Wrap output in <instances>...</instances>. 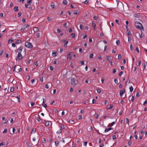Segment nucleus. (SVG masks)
Wrapping results in <instances>:
<instances>
[{"label": "nucleus", "instance_id": "3c124183", "mask_svg": "<svg viewBox=\"0 0 147 147\" xmlns=\"http://www.w3.org/2000/svg\"><path fill=\"white\" fill-rule=\"evenodd\" d=\"M30 103L31 104L32 107L33 106H34L35 104L34 103L32 102H30Z\"/></svg>", "mask_w": 147, "mask_h": 147}, {"label": "nucleus", "instance_id": "f704fd0d", "mask_svg": "<svg viewBox=\"0 0 147 147\" xmlns=\"http://www.w3.org/2000/svg\"><path fill=\"white\" fill-rule=\"evenodd\" d=\"M97 92L98 93L100 94L101 93V91L100 89H98L97 90Z\"/></svg>", "mask_w": 147, "mask_h": 147}, {"label": "nucleus", "instance_id": "c85d7f7f", "mask_svg": "<svg viewBox=\"0 0 147 147\" xmlns=\"http://www.w3.org/2000/svg\"><path fill=\"white\" fill-rule=\"evenodd\" d=\"M122 55L120 54H119L118 55V59H120L121 58Z\"/></svg>", "mask_w": 147, "mask_h": 147}, {"label": "nucleus", "instance_id": "1a4fd4ad", "mask_svg": "<svg viewBox=\"0 0 147 147\" xmlns=\"http://www.w3.org/2000/svg\"><path fill=\"white\" fill-rule=\"evenodd\" d=\"M14 41V39L12 38H10L8 40V44H9L10 43H11Z\"/></svg>", "mask_w": 147, "mask_h": 147}, {"label": "nucleus", "instance_id": "09e8293b", "mask_svg": "<svg viewBox=\"0 0 147 147\" xmlns=\"http://www.w3.org/2000/svg\"><path fill=\"white\" fill-rule=\"evenodd\" d=\"M116 43L117 45H118L120 43V41L119 40H117L116 41Z\"/></svg>", "mask_w": 147, "mask_h": 147}, {"label": "nucleus", "instance_id": "c03bdc74", "mask_svg": "<svg viewBox=\"0 0 147 147\" xmlns=\"http://www.w3.org/2000/svg\"><path fill=\"white\" fill-rule=\"evenodd\" d=\"M70 124H74L75 123L74 121V120H70Z\"/></svg>", "mask_w": 147, "mask_h": 147}, {"label": "nucleus", "instance_id": "7c9ffc66", "mask_svg": "<svg viewBox=\"0 0 147 147\" xmlns=\"http://www.w3.org/2000/svg\"><path fill=\"white\" fill-rule=\"evenodd\" d=\"M126 123L128 124V125H129V120L127 118L126 119Z\"/></svg>", "mask_w": 147, "mask_h": 147}, {"label": "nucleus", "instance_id": "412c9836", "mask_svg": "<svg viewBox=\"0 0 147 147\" xmlns=\"http://www.w3.org/2000/svg\"><path fill=\"white\" fill-rule=\"evenodd\" d=\"M98 17L97 16H94L93 17V19L94 20H98Z\"/></svg>", "mask_w": 147, "mask_h": 147}, {"label": "nucleus", "instance_id": "a19ab883", "mask_svg": "<svg viewBox=\"0 0 147 147\" xmlns=\"http://www.w3.org/2000/svg\"><path fill=\"white\" fill-rule=\"evenodd\" d=\"M136 51L138 52V53H139V49H138V47H137L136 48Z\"/></svg>", "mask_w": 147, "mask_h": 147}, {"label": "nucleus", "instance_id": "4468645a", "mask_svg": "<svg viewBox=\"0 0 147 147\" xmlns=\"http://www.w3.org/2000/svg\"><path fill=\"white\" fill-rule=\"evenodd\" d=\"M112 128H111V127H110V128H106L105 129V132H108V131H109L110 130H111L112 129Z\"/></svg>", "mask_w": 147, "mask_h": 147}, {"label": "nucleus", "instance_id": "338daca9", "mask_svg": "<svg viewBox=\"0 0 147 147\" xmlns=\"http://www.w3.org/2000/svg\"><path fill=\"white\" fill-rule=\"evenodd\" d=\"M112 138L113 140H115L116 138V136L115 135H114L112 136Z\"/></svg>", "mask_w": 147, "mask_h": 147}, {"label": "nucleus", "instance_id": "aec40b11", "mask_svg": "<svg viewBox=\"0 0 147 147\" xmlns=\"http://www.w3.org/2000/svg\"><path fill=\"white\" fill-rule=\"evenodd\" d=\"M116 22L118 24H120L121 23V22L117 19H116L115 20Z\"/></svg>", "mask_w": 147, "mask_h": 147}, {"label": "nucleus", "instance_id": "9b49d317", "mask_svg": "<svg viewBox=\"0 0 147 147\" xmlns=\"http://www.w3.org/2000/svg\"><path fill=\"white\" fill-rule=\"evenodd\" d=\"M58 53L57 52H53L52 55L53 57H56Z\"/></svg>", "mask_w": 147, "mask_h": 147}, {"label": "nucleus", "instance_id": "ea45409f", "mask_svg": "<svg viewBox=\"0 0 147 147\" xmlns=\"http://www.w3.org/2000/svg\"><path fill=\"white\" fill-rule=\"evenodd\" d=\"M123 71L120 72L119 74V76H121V75L123 74Z\"/></svg>", "mask_w": 147, "mask_h": 147}, {"label": "nucleus", "instance_id": "7ed1b4c3", "mask_svg": "<svg viewBox=\"0 0 147 147\" xmlns=\"http://www.w3.org/2000/svg\"><path fill=\"white\" fill-rule=\"evenodd\" d=\"M22 58V56L20 53H18L17 56L16 57V61H19Z\"/></svg>", "mask_w": 147, "mask_h": 147}, {"label": "nucleus", "instance_id": "20e7f679", "mask_svg": "<svg viewBox=\"0 0 147 147\" xmlns=\"http://www.w3.org/2000/svg\"><path fill=\"white\" fill-rule=\"evenodd\" d=\"M25 46L28 48H32V44L29 42H26L25 44Z\"/></svg>", "mask_w": 147, "mask_h": 147}, {"label": "nucleus", "instance_id": "6e6552de", "mask_svg": "<svg viewBox=\"0 0 147 147\" xmlns=\"http://www.w3.org/2000/svg\"><path fill=\"white\" fill-rule=\"evenodd\" d=\"M127 33L128 37H130V36L131 35V34L130 31L127 30Z\"/></svg>", "mask_w": 147, "mask_h": 147}, {"label": "nucleus", "instance_id": "69168bd1", "mask_svg": "<svg viewBox=\"0 0 147 147\" xmlns=\"http://www.w3.org/2000/svg\"><path fill=\"white\" fill-rule=\"evenodd\" d=\"M147 103V100H146L144 102L143 105H145Z\"/></svg>", "mask_w": 147, "mask_h": 147}, {"label": "nucleus", "instance_id": "0e129e2a", "mask_svg": "<svg viewBox=\"0 0 147 147\" xmlns=\"http://www.w3.org/2000/svg\"><path fill=\"white\" fill-rule=\"evenodd\" d=\"M22 14L21 12H19L18 14V17H20Z\"/></svg>", "mask_w": 147, "mask_h": 147}, {"label": "nucleus", "instance_id": "dca6fc26", "mask_svg": "<svg viewBox=\"0 0 147 147\" xmlns=\"http://www.w3.org/2000/svg\"><path fill=\"white\" fill-rule=\"evenodd\" d=\"M51 7L52 8H54L55 6V5L54 3L53 2H52L51 3Z\"/></svg>", "mask_w": 147, "mask_h": 147}, {"label": "nucleus", "instance_id": "a878e982", "mask_svg": "<svg viewBox=\"0 0 147 147\" xmlns=\"http://www.w3.org/2000/svg\"><path fill=\"white\" fill-rule=\"evenodd\" d=\"M115 122H112L111 123L109 124V126L111 127H112L115 124Z\"/></svg>", "mask_w": 147, "mask_h": 147}, {"label": "nucleus", "instance_id": "79ce46f5", "mask_svg": "<svg viewBox=\"0 0 147 147\" xmlns=\"http://www.w3.org/2000/svg\"><path fill=\"white\" fill-rule=\"evenodd\" d=\"M99 114H98V113H96V115L95 116V117L96 118H98V117H99Z\"/></svg>", "mask_w": 147, "mask_h": 147}, {"label": "nucleus", "instance_id": "393cba45", "mask_svg": "<svg viewBox=\"0 0 147 147\" xmlns=\"http://www.w3.org/2000/svg\"><path fill=\"white\" fill-rule=\"evenodd\" d=\"M63 3L64 4L67 5V2L66 0H64L63 2Z\"/></svg>", "mask_w": 147, "mask_h": 147}, {"label": "nucleus", "instance_id": "473e14b6", "mask_svg": "<svg viewBox=\"0 0 147 147\" xmlns=\"http://www.w3.org/2000/svg\"><path fill=\"white\" fill-rule=\"evenodd\" d=\"M89 0H86L84 2V3L85 4H87L88 3Z\"/></svg>", "mask_w": 147, "mask_h": 147}, {"label": "nucleus", "instance_id": "4d7b16f0", "mask_svg": "<svg viewBox=\"0 0 147 147\" xmlns=\"http://www.w3.org/2000/svg\"><path fill=\"white\" fill-rule=\"evenodd\" d=\"M83 143H84V146H86L87 144V142H84Z\"/></svg>", "mask_w": 147, "mask_h": 147}, {"label": "nucleus", "instance_id": "774afa93", "mask_svg": "<svg viewBox=\"0 0 147 147\" xmlns=\"http://www.w3.org/2000/svg\"><path fill=\"white\" fill-rule=\"evenodd\" d=\"M131 141H129L128 142V144L129 146H130L131 145Z\"/></svg>", "mask_w": 147, "mask_h": 147}, {"label": "nucleus", "instance_id": "0eeeda50", "mask_svg": "<svg viewBox=\"0 0 147 147\" xmlns=\"http://www.w3.org/2000/svg\"><path fill=\"white\" fill-rule=\"evenodd\" d=\"M125 92V89H123V90H120V96L122 97L123 93Z\"/></svg>", "mask_w": 147, "mask_h": 147}, {"label": "nucleus", "instance_id": "864d4df0", "mask_svg": "<svg viewBox=\"0 0 147 147\" xmlns=\"http://www.w3.org/2000/svg\"><path fill=\"white\" fill-rule=\"evenodd\" d=\"M50 69L51 71H52L54 69V67L52 66H50Z\"/></svg>", "mask_w": 147, "mask_h": 147}, {"label": "nucleus", "instance_id": "603ef678", "mask_svg": "<svg viewBox=\"0 0 147 147\" xmlns=\"http://www.w3.org/2000/svg\"><path fill=\"white\" fill-rule=\"evenodd\" d=\"M61 128L62 129H65V127L64 125H61L60 126Z\"/></svg>", "mask_w": 147, "mask_h": 147}, {"label": "nucleus", "instance_id": "b1692460", "mask_svg": "<svg viewBox=\"0 0 147 147\" xmlns=\"http://www.w3.org/2000/svg\"><path fill=\"white\" fill-rule=\"evenodd\" d=\"M14 88L13 87H11L10 88V92H12L14 91Z\"/></svg>", "mask_w": 147, "mask_h": 147}, {"label": "nucleus", "instance_id": "680f3d73", "mask_svg": "<svg viewBox=\"0 0 147 147\" xmlns=\"http://www.w3.org/2000/svg\"><path fill=\"white\" fill-rule=\"evenodd\" d=\"M116 69H115L113 70L112 72L113 73H115L116 72Z\"/></svg>", "mask_w": 147, "mask_h": 147}, {"label": "nucleus", "instance_id": "6ab92c4d", "mask_svg": "<svg viewBox=\"0 0 147 147\" xmlns=\"http://www.w3.org/2000/svg\"><path fill=\"white\" fill-rule=\"evenodd\" d=\"M21 42V41L20 40V39H18V40H17L15 42L16 43V44H19V43H20Z\"/></svg>", "mask_w": 147, "mask_h": 147}, {"label": "nucleus", "instance_id": "f3484780", "mask_svg": "<svg viewBox=\"0 0 147 147\" xmlns=\"http://www.w3.org/2000/svg\"><path fill=\"white\" fill-rule=\"evenodd\" d=\"M84 104H86V105H88L89 104V101H88V100L85 101L84 102Z\"/></svg>", "mask_w": 147, "mask_h": 147}, {"label": "nucleus", "instance_id": "bb28decb", "mask_svg": "<svg viewBox=\"0 0 147 147\" xmlns=\"http://www.w3.org/2000/svg\"><path fill=\"white\" fill-rule=\"evenodd\" d=\"M59 144V142L58 141H56L55 142V144L56 146L58 145Z\"/></svg>", "mask_w": 147, "mask_h": 147}, {"label": "nucleus", "instance_id": "a211bd4d", "mask_svg": "<svg viewBox=\"0 0 147 147\" xmlns=\"http://www.w3.org/2000/svg\"><path fill=\"white\" fill-rule=\"evenodd\" d=\"M36 131V129L35 128H34L32 129L31 132V134H32L33 133H34Z\"/></svg>", "mask_w": 147, "mask_h": 147}, {"label": "nucleus", "instance_id": "f03ea898", "mask_svg": "<svg viewBox=\"0 0 147 147\" xmlns=\"http://www.w3.org/2000/svg\"><path fill=\"white\" fill-rule=\"evenodd\" d=\"M135 26L136 28L140 30L143 29V27L142 24L138 22H135Z\"/></svg>", "mask_w": 147, "mask_h": 147}, {"label": "nucleus", "instance_id": "e433bc0d", "mask_svg": "<svg viewBox=\"0 0 147 147\" xmlns=\"http://www.w3.org/2000/svg\"><path fill=\"white\" fill-rule=\"evenodd\" d=\"M78 10H75L74 12V14L75 15H77L78 13Z\"/></svg>", "mask_w": 147, "mask_h": 147}, {"label": "nucleus", "instance_id": "72a5a7b5", "mask_svg": "<svg viewBox=\"0 0 147 147\" xmlns=\"http://www.w3.org/2000/svg\"><path fill=\"white\" fill-rule=\"evenodd\" d=\"M5 144V142H2L1 143H0V147L3 146Z\"/></svg>", "mask_w": 147, "mask_h": 147}, {"label": "nucleus", "instance_id": "5fc2aeb1", "mask_svg": "<svg viewBox=\"0 0 147 147\" xmlns=\"http://www.w3.org/2000/svg\"><path fill=\"white\" fill-rule=\"evenodd\" d=\"M22 21L23 23H24L26 22V19L24 18H23L22 19Z\"/></svg>", "mask_w": 147, "mask_h": 147}, {"label": "nucleus", "instance_id": "6e6d98bb", "mask_svg": "<svg viewBox=\"0 0 147 147\" xmlns=\"http://www.w3.org/2000/svg\"><path fill=\"white\" fill-rule=\"evenodd\" d=\"M107 60H109V61L111 59V57H110V56H108L107 57Z\"/></svg>", "mask_w": 147, "mask_h": 147}, {"label": "nucleus", "instance_id": "a18cd8bd", "mask_svg": "<svg viewBox=\"0 0 147 147\" xmlns=\"http://www.w3.org/2000/svg\"><path fill=\"white\" fill-rule=\"evenodd\" d=\"M47 19L48 21H49L51 20L52 19L51 17H48L47 18Z\"/></svg>", "mask_w": 147, "mask_h": 147}, {"label": "nucleus", "instance_id": "f257e3e1", "mask_svg": "<svg viewBox=\"0 0 147 147\" xmlns=\"http://www.w3.org/2000/svg\"><path fill=\"white\" fill-rule=\"evenodd\" d=\"M71 82L73 86L74 87L78 84V81L75 78L71 77Z\"/></svg>", "mask_w": 147, "mask_h": 147}, {"label": "nucleus", "instance_id": "8fccbe9b", "mask_svg": "<svg viewBox=\"0 0 147 147\" xmlns=\"http://www.w3.org/2000/svg\"><path fill=\"white\" fill-rule=\"evenodd\" d=\"M113 107V105H110L109 107H108L107 108V109H110L112 108Z\"/></svg>", "mask_w": 147, "mask_h": 147}, {"label": "nucleus", "instance_id": "49530a36", "mask_svg": "<svg viewBox=\"0 0 147 147\" xmlns=\"http://www.w3.org/2000/svg\"><path fill=\"white\" fill-rule=\"evenodd\" d=\"M37 120L38 121H40L41 120L40 117L39 116L36 118Z\"/></svg>", "mask_w": 147, "mask_h": 147}, {"label": "nucleus", "instance_id": "bf43d9fd", "mask_svg": "<svg viewBox=\"0 0 147 147\" xmlns=\"http://www.w3.org/2000/svg\"><path fill=\"white\" fill-rule=\"evenodd\" d=\"M114 82H115L117 83H117H118V80L116 79H114Z\"/></svg>", "mask_w": 147, "mask_h": 147}, {"label": "nucleus", "instance_id": "4be33fe9", "mask_svg": "<svg viewBox=\"0 0 147 147\" xmlns=\"http://www.w3.org/2000/svg\"><path fill=\"white\" fill-rule=\"evenodd\" d=\"M71 36L72 38H74L75 37V34L74 33H72L71 34Z\"/></svg>", "mask_w": 147, "mask_h": 147}, {"label": "nucleus", "instance_id": "de8ad7c7", "mask_svg": "<svg viewBox=\"0 0 147 147\" xmlns=\"http://www.w3.org/2000/svg\"><path fill=\"white\" fill-rule=\"evenodd\" d=\"M93 54L92 53L90 55V58H92L93 57Z\"/></svg>", "mask_w": 147, "mask_h": 147}, {"label": "nucleus", "instance_id": "cd10ccee", "mask_svg": "<svg viewBox=\"0 0 147 147\" xmlns=\"http://www.w3.org/2000/svg\"><path fill=\"white\" fill-rule=\"evenodd\" d=\"M130 91L131 92L133 91V88L132 86H131L129 88Z\"/></svg>", "mask_w": 147, "mask_h": 147}, {"label": "nucleus", "instance_id": "4c0bfd02", "mask_svg": "<svg viewBox=\"0 0 147 147\" xmlns=\"http://www.w3.org/2000/svg\"><path fill=\"white\" fill-rule=\"evenodd\" d=\"M68 32L69 33L71 32H72V29L71 28H69L68 29Z\"/></svg>", "mask_w": 147, "mask_h": 147}, {"label": "nucleus", "instance_id": "39448f33", "mask_svg": "<svg viewBox=\"0 0 147 147\" xmlns=\"http://www.w3.org/2000/svg\"><path fill=\"white\" fill-rule=\"evenodd\" d=\"M29 26V25L28 24H24V25L22 27L21 29H20V30H23V31H24L25 29L27 28Z\"/></svg>", "mask_w": 147, "mask_h": 147}, {"label": "nucleus", "instance_id": "5701e85b", "mask_svg": "<svg viewBox=\"0 0 147 147\" xmlns=\"http://www.w3.org/2000/svg\"><path fill=\"white\" fill-rule=\"evenodd\" d=\"M49 121H47L45 123V125L46 126H48L49 125Z\"/></svg>", "mask_w": 147, "mask_h": 147}, {"label": "nucleus", "instance_id": "e2e57ef3", "mask_svg": "<svg viewBox=\"0 0 147 147\" xmlns=\"http://www.w3.org/2000/svg\"><path fill=\"white\" fill-rule=\"evenodd\" d=\"M82 118V116L81 115H80L78 117V119H80Z\"/></svg>", "mask_w": 147, "mask_h": 147}, {"label": "nucleus", "instance_id": "f8f14e48", "mask_svg": "<svg viewBox=\"0 0 147 147\" xmlns=\"http://www.w3.org/2000/svg\"><path fill=\"white\" fill-rule=\"evenodd\" d=\"M92 26H93V27L94 28V30H95V27L96 26V25L95 23L93 21H92Z\"/></svg>", "mask_w": 147, "mask_h": 147}, {"label": "nucleus", "instance_id": "9d476101", "mask_svg": "<svg viewBox=\"0 0 147 147\" xmlns=\"http://www.w3.org/2000/svg\"><path fill=\"white\" fill-rule=\"evenodd\" d=\"M23 48L22 47H20L19 49L17 50V52L18 53H21L22 52Z\"/></svg>", "mask_w": 147, "mask_h": 147}, {"label": "nucleus", "instance_id": "c756f323", "mask_svg": "<svg viewBox=\"0 0 147 147\" xmlns=\"http://www.w3.org/2000/svg\"><path fill=\"white\" fill-rule=\"evenodd\" d=\"M62 132L61 129H60L59 131H57L56 133L57 134H59V133H61Z\"/></svg>", "mask_w": 147, "mask_h": 147}, {"label": "nucleus", "instance_id": "423d86ee", "mask_svg": "<svg viewBox=\"0 0 147 147\" xmlns=\"http://www.w3.org/2000/svg\"><path fill=\"white\" fill-rule=\"evenodd\" d=\"M73 55V53L71 52L69 53L68 54H67V59H69V60H70Z\"/></svg>", "mask_w": 147, "mask_h": 147}, {"label": "nucleus", "instance_id": "13d9d810", "mask_svg": "<svg viewBox=\"0 0 147 147\" xmlns=\"http://www.w3.org/2000/svg\"><path fill=\"white\" fill-rule=\"evenodd\" d=\"M83 28V26L82 24H80V28L81 30H82Z\"/></svg>", "mask_w": 147, "mask_h": 147}, {"label": "nucleus", "instance_id": "37998d69", "mask_svg": "<svg viewBox=\"0 0 147 147\" xmlns=\"http://www.w3.org/2000/svg\"><path fill=\"white\" fill-rule=\"evenodd\" d=\"M42 105L43 107H45V108H46V107H47V106L46 104H45L44 103L42 104Z\"/></svg>", "mask_w": 147, "mask_h": 147}, {"label": "nucleus", "instance_id": "ddd939ff", "mask_svg": "<svg viewBox=\"0 0 147 147\" xmlns=\"http://www.w3.org/2000/svg\"><path fill=\"white\" fill-rule=\"evenodd\" d=\"M33 30L34 32H37L38 30V27H35L33 28Z\"/></svg>", "mask_w": 147, "mask_h": 147}, {"label": "nucleus", "instance_id": "c9c22d12", "mask_svg": "<svg viewBox=\"0 0 147 147\" xmlns=\"http://www.w3.org/2000/svg\"><path fill=\"white\" fill-rule=\"evenodd\" d=\"M7 131V129H5L4 130V131H3V134H5L6 133Z\"/></svg>", "mask_w": 147, "mask_h": 147}, {"label": "nucleus", "instance_id": "58836bf2", "mask_svg": "<svg viewBox=\"0 0 147 147\" xmlns=\"http://www.w3.org/2000/svg\"><path fill=\"white\" fill-rule=\"evenodd\" d=\"M32 0H29L28 1H27V3L29 4L30 5L31 3H32Z\"/></svg>", "mask_w": 147, "mask_h": 147}, {"label": "nucleus", "instance_id": "2eb2a0df", "mask_svg": "<svg viewBox=\"0 0 147 147\" xmlns=\"http://www.w3.org/2000/svg\"><path fill=\"white\" fill-rule=\"evenodd\" d=\"M13 10L15 11H18V7L17 6H15Z\"/></svg>", "mask_w": 147, "mask_h": 147}, {"label": "nucleus", "instance_id": "052dcab7", "mask_svg": "<svg viewBox=\"0 0 147 147\" xmlns=\"http://www.w3.org/2000/svg\"><path fill=\"white\" fill-rule=\"evenodd\" d=\"M80 63L82 65L84 64V61H81L80 62Z\"/></svg>", "mask_w": 147, "mask_h": 147}, {"label": "nucleus", "instance_id": "2f4dec72", "mask_svg": "<svg viewBox=\"0 0 147 147\" xmlns=\"http://www.w3.org/2000/svg\"><path fill=\"white\" fill-rule=\"evenodd\" d=\"M68 41H67L66 42H65L64 45V46L65 47H67V44L68 43Z\"/></svg>", "mask_w": 147, "mask_h": 147}]
</instances>
